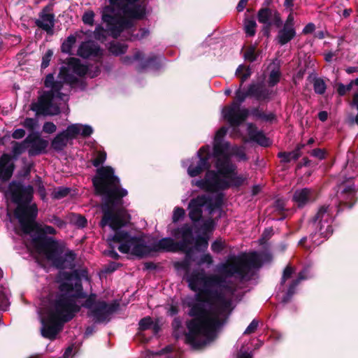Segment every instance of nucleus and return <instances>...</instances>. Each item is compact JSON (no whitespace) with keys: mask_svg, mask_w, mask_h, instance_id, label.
<instances>
[{"mask_svg":"<svg viewBox=\"0 0 358 358\" xmlns=\"http://www.w3.org/2000/svg\"><path fill=\"white\" fill-rule=\"evenodd\" d=\"M271 260L268 252H252L230 256L218 264L220 275H206L204 270L187 271L185 279L189 288L199 292L185 301L188 315L194 317L187 322L186 343L199 349L213 341L234 308L232 300L241 287L238 284L250 280L262 265Z\"/></svg>","mask_w":358,"mask_h":358,"instance_id":"nucleus-1","label":"nucleus"},{"mask_svg":"<svg viewBox=\"0 0 358 358\" xmlns=\"http://www.w3.org/2000/svg\"><path fill=\"white\" fill-rule=\"evenodd\" d=\"M64 281L59 285L60 293L42 300L38 313L41 322V334L43 337L54 339L62 329L64 323L71 320L81 307L90 310V316L95 323L108 322L118 305L96 301L94 294L85 298L82 282L77 271L62 273Z\"/></svg>","mask_w":358,"mask_h":358,"instance_id":"nucleus-2","label":"nucleus"},{"mask_svg":"<svg viewBox=\"0 0 358 358\" xmlns=\"http://www.w3.org/2000/svg\"><path fill=\"white\" fill-rule=\"evenodd\" d=\"M228 129L222 127L215 134L213 141V165L215 170L208 171L203 178L192 180V186L206 191H224L230 187H238L247 180L245 176L238 174L237 166L231 162V157L238 161L248 159L245 149L241 146H231L224 140Z\"/></svg>","mask_w":358,"mask_h":358,"instance_id":"nucleus-3","label":"nucleus"},{"mask_svg":"<svg viewBox=\"0 0 358 358\" xmlns=\"http://www.w3.org/2000/svg\"><path fill=\"white\" fill-rule=\"evenodd\" d=\"M92 182L96 192L103 196L101 210L103 215L100 225L103 228L108 225L114 231V234L107 238L110 248L105 250L104 254L112 259H118L120 255L115 251L113 243H119L120 246L121 242L114 237L119 232L128 233L121 228L127 224L129 217L124 210H117L116 206L122 197L127 195V191L120 187L119 178L115 175L114 169L108 166L97 169Z\"/></svg>","mask_w":358,"mask_h":358,"instance_id":"nucleus-4","label":"nucleus"},{"mask_svg":"<svg viewBox=\"0 0 358 358\" xmlns=\"http://www.w3.org/2000/svg\"><path fill=\"white\" fill-rule=\"evenodd\" d=\"M33 194L32 186H24L20 182L12 181L5 192V196L10 198L17 204L13 213L20 228L16 229V233L19 234L20 231L22 234L30 235L33 243L39 245L45 254L57 246L53 238L46 237L47 234H55L56 230L51 226L38 224L35 222L38 208L36 204H30Z\"/></svg>","mask_w":358,"mask_h":358,"instance_id":"nucleus-5","label":"nucleus"},{"mask_svg":"<svg viewBox=\"0 0 358 358\" xmlns=\"http://www.w3.org/2000/svg\"><path fill=\"white\" fill-rule=\"evenodd\" d=\"M101 72V68L86 66L80 61L74 57L69 58L68 62L63 65L59 71L57 79H55L52 73L46 76L44 80V85L50 90L44 92L38 98L36 103L31 104V109L37 115H55L59 113L60 109L56 99L65 101L66 94L61 92L67 87L69 90L71 85L78 82V78L87 75L90 78L96 77Z\"/></svg>","mask_w":358,"mask_h":358,"instance_id":"nucleus-6","label":"nucleus"},{"mask_svg":"<svg viewBox=\"0 0 358 358\" xmlns=\"http://www.w3.org/2000/svg\"><path fill=\"white\" fill-rule=\"evenodd\" d=\"M110 6L103 8L102 21L106 23V29L97 25L94 31L96 40L103 42L108 33L113 38L127 31L130 33L134 26V19L143 18L146 12L145 0H109Z\"/></svg>","mask_w":358,"mask_h":358,"instance_id":"nucleus-7","label":"nucleus"},{"mask_svg":"<svg viewBox=\"0 0 358 358\" xmlns=\"http://www.w3.org/2000/svg\"><path fill=\"white\" fill-rule=\"evenodd\" d=\"M114 238L121 242L120 245L118 246L120 252L138 257L147 256L154 252H182L180 248L182 243H178L177 241L169 237L146 241L142 237L134 236L129 233L119 232Z\"/></svg>","mask_w":358,"mask_h":358,"instance_id":"nucleus-8","label":"nucleus"},{"mask_svg":"<svg viewBox=\"0 0 358 358\" xmlns=\"http://www.w3.org/2000/svg\"><path fill=\"white\" fill-rule=\"evenodd\" d=\"M208 192L191 199L188 205L190 220L195 224L201 222V229L203 231H210L215 227V222L210 217L206 220L202 219L203 212L208 215L220 212L224 197L222 191Z\"/></svg>","mask_w":358,"mask_h":358,"instance_id":"nucleus-9","label":"nucleus"},{"mask_svg":"<svg viewBox=\"0 0 358 358\" xmlns=\"http://www.w3.org/2000/svg\"><path fill=\"white\" fill-rule=\"evenodd\" d=\"M334 220L333 208L327 205L319 208L315 215L312 218L311 224L314 228L310 235V241L315 245H320L334 232Z\"/></svg>","mask_w":358,"mask_h":358,"instance_id":"nucleus-10","label":"nucleus"},{"mask_svg":"<svg viewBox=\"0 0 358 358\" xmlns=\"http://www.w3.org/2000/svg\"><path fill=\"white\" fill-rule=\"evenodd\" d=\"M235 94V101L229 106L224 107L222 110V117L233 127L239 126L242 124L250 113L248 109L241 107V104L245 101L246 98L250 96L249 88L248 87L245 91L242 89V85H240Z\"/></svg>","mask_w":358,"mask_h":358,"instance_id":"nucleus-11","label":"nucleus"},{"mask_svg":"<svg viewBox=\"0 0 358 358\" xmlns=\"http://www.w3.org/2000/svg\"><path fill=\"white\" fill-rule=\"evenodd\" d=\"M213 158V152H211L210 145L202 146L196 152V155L191 159L182 162V166L187 168L189 176L196 177L206 171V173L210 169V159Z\"/></svg>","mask_w":358,"mask_h":358,"instance_id":"nucleus-12","label":"nucleus"},{"mask_svg":"<svg viewBox=\"0 0 358 358\" xmlns=\"http://www.w3.org/2000/svg\"><path fill=\"white\" fill-rule=\"evenodd\" d=\"M93 132L91 126L81 124H72L66 129L59 132L53 138L51 143L52 148L57 151H61L67 145L69 141L76 138L78 135L83 137L90 136Z\"/></svg>","mask_w":358,"mask_h":358,"instance_id":"nucleus-13","label":"nucleus"},{"mask_svg":"<svg viewBox=\"0 0 358 358\" xmlns=\"http://www.w3.org/2000/svg\"><path fill=\"white\" fill-rule=\"evenodd\" d=\"M358 173V163L355 161L348 162L344 170L341 173L343 178V183H347L342 191L341 195L344 197L346 195L347 201H342L348 208H351L353 205L355 198V188L354 185L350 183V180L353 179Z\"/></svg>","mask_w":358,"mask_h":358,"instance_id":"nucleus-14","label":"nucleus"},{"mask_svg":"<svg viewBox=\"0 0 358 358\" xmlns=\"http://www.w3.org/2000/svg\"><path fill=\"white\" fill-rule=\"evenodd\" d=\"M44 255L52 263L54 266L57 268L73 269L75 267L76 255L72 251L63 254L62 250L57 245L52 250L47 251Z\"/></svg>","mask_w":358,"mask_h":358,"instance_id":"nucleus-15","label":"nucleus"},{"mask_svg":"<svg viewBox=\"0 0 358 358\" xmlns=\"http://www.w3.org/2000/svg\"><path fill=\"white\" fill-rule=\"evenodd\" d=\"M157 59V57L155 55H151L145 59L143 53L140 50H136L134 56H125L121 58L122 62L127 65L131 64L134 62H138L139 71H143L148 67H155Z\"/></svg>","mask_w":358,"mask_h":358,"instance_id":"nucleus-16","label":"nucleus"},{"mask_svg":"<svg viewBox=\"0 0 358 358\" xmlns=\"http://www.w3.org/2000/svg\"><path fill=\"white\" fill-rule=\"evenodd\" d=\"M29 156H36L45 152L48 141L42 138L38 133H31L25 138Z\"/></svg>","mask_w":358,"mask_h":358,"instance_id":"nucleus-17","label":"nucleus"},{"mask_svg":"<svg viewBox=\"0 0 358 358\" xmlns=\"http://www.w3.org/2000/svg\"><path fill=\"white\" fill-rule=\"evenodd\" d=\"M51 12L52 8L50 6H46L41 11L38 18L35 22L38 28L45 31L49 35L53 34L55 27V15Z\"/></svg>","mask_w":358,"mask_h":358,"instance_id":"nucleus-18","label":"nucleus"},{"mask_svg":"<svg viewBox=\"0 0 358 358\" xmlns=\"http://www.w3.org/2000/svg\"><path fill=\"white\" fill-rule=\"evenodd\" d=\"M258 21L266 28L272 25L280 27L282 24L280 15L276 10L270 8H262L258 13Z\"/></svg>","mask_w":358,"mask_h":358,"instance_id":"nucleus-19","label":"nucleus"},{"mask_svg":"<svg viewBox=\"0 0 358 358\" xmlns=\"http://www.w3.org/2000/svg\"><path fill=\"white\" fill-rule=\"evenodd\" d=\"M313 275L310 273L309 268H305L301 272H299L298 277L293 280L289 284L287 290L281 297V301L283 303H286L290 301L293 295L296 292V287L299 285L301 280L310 278Z\"/></svg>","mask_w":358,"mask_h":358,"instance_id":"nucleus-20","label":"nucleus"},{"mask_svg":"<svg viewBox=\"0 0 358 358\" xmlns=\"http://www.w3.org/2000/svg\"><path fill=\"white\" fill-rule=\"evenodd\" d=\"M171 234L176 238H181L178 243H182L180 246L182 252L185 251L188 245L192 243V228L188 224H183L172 231Z\"/></svg>","mask_w":358,"mask_h":358,"instance_id":"nucleus-21","label":"nucleus"},{"mask_svg":"<svg viewBox=\"0 0 358 358\" xmlns=\"http://www.w3.org/2000/svg\"><path fill=\"white\" fill-rule=\"evenodd\" d=\"M250 97L257 101L270 100L274 95V92L269 90L261 83H252L248 85Z\"/></svg>","mask_w":358,"mask_h":358,"instance_id":"nucleus-22","label":"nucleus"},{"mask_svg":"<svg viewBox=\"0 0 358 358\" xmlns=\"http://www.w3.org/2000/svg\"><path fill=\"white\" fill-rule=\"evenodd\" d=\"M101 55V49L93 41L83 42L78 49V55L85 59L99 57Z\"/></svg>","mask_w":358,"mask_h":358,"instance_id":"nucleus-23","label":"nucleus"},{"mask_svg":"<svg viewBox=\"0 0 358 358\" xmlns=\"http://www.w3.org/2000/svg\"><path fill=\"white\" fill-rule=\"evenodd\" d=\"M15 164L11 156L3 154L0 157V179L3 181L8 180L14 171Z\"/></svg>","mask_w":358,"mask_h":358,"instance_id":"nucleus-24","label":"nucleus"},{"mask_svg":"<svg viewBox=\"0 0 358 358\" xmlns=\"http://www.w3.org/2000/svg\"><path fill=\"white\" fill-rule=\"evenodd\" d=\"M314 191L310 188L296 189L293 195L294 201L301 208L314 201Z\"/></svg>","mask_w":358,"mask_h":358,"instance_id":"nucleus-25","label":"nucleus"},{"mask_svg":"<svg viewBox=\"0 0 358 358\" xmlns=\"http://www.w3.org/2000/svg\"><path fill=\"white\" fill-rule=\"evenodd\" d=\"M248 134L251 141L255 142L261 146L267 147L270 145V141L264 134L258 130L255 125L252 123L248 124Z\"/></svg>","mask_w":358,"mask_h":358,"instance_id":"nucleus-26","label":"nucleus"},{"mask_svg":"<svg viewBox=\"0 0 358 358\" xmlns=\"http://www.w3.org/2000/svg\"><path fill=\"white\" fill-rule=\"evenodd\" d=\"M296 34L295 28L282 27L278 31L276 41L280 45H284L291 41L296 36Z\"/></svg>","mask_w":358,"mask_h":358,"instance_id":"nucleus-27","label":"nucleus"},{"mask_svg":"<svg viewBox=\"0 0 358 358\" xmlns=\"http://www.w3.org/2000/svg\"><path fill=\"white\" fill-rule=\"evenodd\" d=\"M278 156L282 162L285 163L290 162L292 160L296 161L300 157L299 149L289 152H279Z\"/></svg>","mask_w":358,"mask_h":358,"instance_id":"nucleus-28","label":"nucleus"},{"mask_svg":"<svg viewBox=\"0 0 358 358\" xmlns=\"http://www.w3.org/2000/svg\"><path fill=\"white\" fill-rule=\"evenodd\" d=\"M128 46L118 42H113L110 43L108 50L114 55H120L127 50Z\"/></svg>","mask_w":358,"mask_h":358,"instance_id":"nucleus-29","label":"nucleus"},{"mask_svg":"<svg viewBox=\"0 0 358 358\" xmlns=\"http://www.w3.org/2000/svg\"><path fill=\"white\" fill-rule=\"evenodd\" d=\"M27 150H28V147L27 143H25V139L20 143L16 141L13 143L12 153L15 159H17Z\"/></svg>","mask_w":358,"mask_h":358,"instance_id":"nucleus-30","label":"nucleus"},{"mask_svg":"<svg viewBox=\"0 0 358 358\" xmlns=\"http://www.w3.org/2000/svg\"><path fill=\"white\" fill-rule=\"evenodd\" d=\"M251 70L249 67H245L241 64L236 71V76L241 78V85L251 76Z\"/></svg>","mask_w":358,"mask_h":358,"instance_id":"nucleus-31","label":"nucleus"},{"mask_svg":"<svg viewBox=\"0 0 358 358\" xmlns=\"http://www.w3.org/2000/svg\"><path fill=\"white\" fill-rule=\"evenodd\" d=\"M138 329L141 331H145L150 329H154L155 332H157V327L156 324H154L153 321L150 317H145L141 319L138 323Z\"/></svg>","mask_w":358,"mask_h":358,"instance_id":"nucleus-32","label":"nucleus"},{"mask_svg":"<svg viewBox=\"0 0 358 358\" xmlns=\"http://www.w3.org/2000/svg\"><path fill=\"white\" fill-rule=\"evenodd\" d=\"M76 38L73 35H70L67 37V38L63 42L61 50L62 52L66 54H71V50L74 44L76 43Z\"/></svg>","mask_w":358,"mask_h":358,"instance_id":"nucleus-33","label":"nucleus"},{"mask_svg":"<svg viewBox=\"0 0 358 358\" xmlns=\"http://www.w3.org/2000/svg\"><path fill=\"white\" fill-rule=\"evenodd\" d=\"M106 159V152L104 150L96 151L92 160V164L95 167H99L105 162Z\"/></svg>","mask_w":358,"mask_h":358,"instance_id":"nucleus-34","label":"nucleus"},{"mask_svg":"<svg viewBox=\"0 0 358 358\" xmlns=\"http://www.w3.org/2000/svg\"><path fill=\"white\" fill-rule=\"evenodd\" d=\"M294 272V269L290 265H287L283 271L282 276L280 280V285L279 287V290L284 291V288L282 287L285 281L292 277V273Z\"/></svg>","mask_w":358,"mask_h":358,"instance_id":"nucleus-35","label":"nucleus"},{"mask_svg":"<svg viewBox=\"0 0 358 358\" xmlns=\"http://www.w3.org/2000/svg\"><path fill=\"white\" fill-rule=\"evenodd\" d=\"M313 88L316 94H322L325 92L327 86L324 80L317 78L314 79Z\"/></svg>","mask_w":358,"mask_h":358,"instance_id":"nucleus-36","label":"nucleus"},{"mask_svg":"<svg viewBox=\"0 0 358 358\" xmlns=\"http://www.w3.org/2000/svg\"><path fill=\"white\" fill-rule=\"evenodd\" d=\"M149 34H150V31L148 29L142 28L139 30L138 34H131L130 36H129L128 39L130 41H136V40L140 41V40H142V39L146 38L147 36H148Z\"/></svg>","mask_w":358,"mask_h":358,"instance_id":"nucleus-37","label":"nucleus"},{"mask_svg":"<svg viewBox=\"0 0 358 358\" xmlns=\"http://www.w3.org/2000/svg\"><path fill=\"white\" fill-rule=\"evenodd\" d=\"M281 73L278 69H273L271 71L268 77V85L271 87L275 86L280 80Z\"/></svg>","mask_w":358,"mask_h":358,"instance_id":"nucleus-38","label":"nucleus"},{"mask_svg":"<svg viewBox=\"0 0 358 358\" xmlns=\"http://www.w3.org/2000/svg\"><path fill=\"white\" fill-rule=\"evenodd\" d=\"M256 25V22L254 20H246L244 24L245 33L250 36H254Z\"/></svg>","mask_w":358,"mask_h":358,"instance_id":"nucleus-39","label":"nucleus"},{"mask_svg":"<svg viewBox=\"0 0 358 358\" xmlns=\"http://www.w3.org/2000/svg\"><path fill=\"white\" fill-rule=\"evenodd\" d=\"M94 13L92 10L85 12L82 17L83 22L85 24L92 26L94 22Z\"/></svg>","mask_w":358,"mask_h":358,"instance_id":"nucleus-40","label":"nucleus"},{"mask_svg":"<svg viewBox=\"0 0 358 358\" xmlns=\"http://www.w3.org/2000/svg\"><path fill=\"white\" fill-rule=\"evenodd\" d=\"M356 82V79L355 80L351 81L348 85H344L343 84H338L337 85V92L340 95L345 94L347 92L350 91L351 92L352 94L353 95V89L350 87V85Z\"/></svg>","mask_w":358,"mask_h":358,"instance_id":"nucleus-41","label":"nucleus"},{"mask_svg":"<svg viewBox=\"0 0 358 358\" xmlns=\"http://www.w3.org/2000/svg\"><path fill=\"white\" fill-rule=\"evenodd\" d=\"M73 224L79 228H83L87 224V220L84 216L75 215L72 219Z\"/></svg>","mask_w":358,"mask_h":358,"instance_id":"nucleus-42","label":"nucleus"},{"mask_svg":"<svg viewBox=\"0 0 358 358\" xmlns=\"http://www.w3.org/2000/svg\"><path fill=\"white\" fill-rule=\"evenodd\" d=\"M52 55L53 51L52 50H48L42 57L41 69H46L49 66Z\"/></svg>","mask_w":358,"mask_h":358,"instance_id":"nucleus-43","label":"nucleus"},{"mask_svg":"<svg viewBox=\"0 0 358 358\" xmlns=\"http://www.w3.org/2000/svg\"><path fill=\"white\" fill-rule=\"evenodd\" d=\"M38 125V120L34 118L27 117L23 122V126L32 131Z\"/></svg>","mask_w":358,"mask_h":358,"instance_id":"nucleus-44","label":"nucleus"},{"mask_svg":"<svg viewBox=\"0 0 358 358\" xmlns=\"http://www.w3.org/2000/svg\"><path fill=\"white\" fill-rule=\"evenodd\" d=\"M185 214V210L180 207H176L173 210L172 220L173 222H177L181 220Z\"/></svg>","mask_w":358,"mask_h":358,"instance_id":"nucleus-45","label":"nucleus"},{"mask_svg":"<svg viewBox=\"0 0 358 358\" xmlns=\"http://www.w3.org/2000/svg\"><path fill=\"white\" fill-rule=\"evenodd\" d=\"M224 248V243L221 239L215 240L211 245V250L215 253H220Z\"/></svg>","mask_w":358,"mask_h":358,"instance_id":"nucleus-46","label":"nucleus"},{"mask_svg":"<svg viewBox=\"0 0 358 358\" xmlns=\"http://www.w3.org/2000/svg\"><path fill=\"white\" fill-rule=\"evenodd\" d=\"M69 193V189L66 187H59L56 189L54 192V198L59 199L62 198H64V196H67Z\"/></svg>","mask_w":358,"mask_h":358,"instance_id":"nucleus-47","label":"nucleus"},{"mask_svg":"<svg viewBox=\"0 0 358 358\" xmlns=\"http://www.w3.org/2000/svg\"><path fill=\"white\" fill-rule=\"evenodd\" d=\"M350 87L353 89V99L352 103L358 109V78L356 79V82L352 83Z\"/></svg>","mask_w":358,"mask_h":358,"instance_id":"nucleus-48","label":"nucleus"},{"mask_svg":"<svg viewBox=\"0 0 358 358\" xmlns=\"http://www.w3.org/2000/svg\"><path fill=\"white\" fill-rule=\"evenodd\" d=\"M57 130L56 125L51 122H46L43 126V131L46 134H53Z\"/></svg>","mask_w":358,"mask_h":358,"instance_id":"nucleus-49","label":"nucleus"},{"mask_svg":"<svg viewBox=\"0 0 358 358\" xmlns=\"http://www.w3.org/2000/svg\"><path fill=\"white\" fill-rule=\"evenodd\" d=\"M48 221L60 229L64 228L66 227V222L55 215H53L49 218Z\"/></svg>","mask_w":358,"mask_h":358,"instance_id":"nucleus-50","label":"nucleus"},{"mask_svg":"<svg viewBox=\"0 0 358 358\" xmlns=\"http://www.w3.org/2000/svg\"><path fill=\"white\" fill-rule=\"evenodd\" d=\"M258 327V322L255 320H253L251 323L248 326L246 329L245 330L243 334H250L254 333Z\"/></svg>","mask_w":358,"mask_h":358,"instance_id":"nucleus-51","label":"nucleus"},{"mask_svg":"<svg viewBox=\"0 0 358 358\" xmlns=\"http://www.w3.org/2000/svg\"><path fill=\"white\" fill-rule=\"evenodd\" d=\"M213 263V258L210 255L205 254L202 255L199 261V264H206L208 265H210Z\"/></svg>","mask_w":358,"mask_h":358,"instance_id":"nucleus-52","label":"nucleus"},{"mask_svg":"<svg viewBox=\"0 0 358 358\" xmlns=\"http://www.w3.org/2000/svg\"><path fill=\"white\" fill-rule=\"evenodd\" d=\"M282 27L294 28V17L292 13H290L289 15L287 16Z\"/></svg>","mask_w":358,"mask_h":358,"instance_id":"nucleus-53","label":"nucleus"},{"mask_svg":"<svg viewBox=\"0 0 358 358\" xmlns=\"http://www.w3.org/2000/svg\"><path fill=\"white\" fill-rule=\"evenodd\" d=\"M182 322L179 317H175L172 322V327L174 330V334L176 337H178V334L176 331L181 327Z\"/></svg>","mask_w":358,"mask_h":358,"instance_id":"nucleus-54","label":"nucleus"},{"mask_svg":"<svg viewBox=\"0 0 358 358\" xmlns=\"http://www.w3.org/2000/svg\"><path fill=\"white\" fill-rule=\"evenodd\" d=\"M24 136L25 131L23 129H17L12 134V137L15 139H20Z\"/></svg>","mask_w":358,"mask_h":358,"instance_id":"nucleus-55","label":"nucleus"},{"mask_svg":"<svg viewBox=\"0 0 358 358\" xmlns=\"http://www.w3.org/2000/svg\"><path fill=\"white\" fill-rule=\"evenodd\" d=\"M250 114L255 118L262 120L264 112L262 111L259 108H254L250 110Z\"/></svg>","mask_w":358,"mask_h":358,"instance_id":"nucleus-56","label":"nucleus"},{"mask_svg":"<svg viewBox=\"0 0 358 358\" xmlns=\"http://www.w3.org/2000/svg\"><path fill=\"white\" fill-rule=\"evenodd\" d=\"M245 59L250 62L256 60V55L253 49H250L245 52Z\"/></svg>","mask_w":358,"mask_h":358,"instance_id":"nucleus-57","label":"nucleus"},{"mask_svg":"<svg viewBox=\"0 0 358 358\" xmlns=\"http://www.w3.org/2000/svg\"><path fill=\"white\" fill-rule=\"evenodd\" d=\"M315 29V25L312 23V22H310L308 24H307L305 27L303 29V34H311L312 32H313Z\"/></svg>","mask_w":358,"mask_h":358,"instance_id":"nucleus-58","label":"nucleus"},{"mask_svg":"<svg viewBox=\"0 0 358 358\" xmlns=\"http://www.w3.org/2000/svg\"><path fill=\"white\" fill-rule=\"evenodd\" d=\"M178 313V308L175 305H171L167 309V314L170 316H174Z\"/></svg>","mask_w":358,"mask_h":358,"instance_id":"nucleus-59","label":"nucleus"},{"mask_svg":"<svg viewBox=\"0 0 358 358\" xmlns=\"http://www.w3.org/2000/svg\"><path fill=\"white\" fill-rule=\"evenodd\" d=\"M311 155L319 159H323L324 157V152L321 149H314L311 152Z\"/></svg>","mask_w":358,"mask_h":358,"instance_id":"nucleus-60","label":"nucleus"},{"mask_svg":"<svg viewBox=\"0 0 358 358\" xmlns=\"http://www.w3.org/2000/svg\"><path fill=\"white\" fill-rule=\"evenodd\" d=\"M119 266V264L116 262H110L106 268V272H113Z\"/></svg>","mask_w":358,"mask_h":358,"instance_id":"nucleus-61","label":"nucleus"},{"mask_svg":"<svg viewBox=\"0 0 358 358\" xmlns=\"http://www.w3.org/2000/svg\"><path fill=\"white\" fill-rule=\"evenodd\" d=\"M274 207L277 210L282 211L285 208L284 202L282 200L278 199L275 201Z\"/></svg>","mask_w":358,"mask_h":358,"instance_id":"nucleus-62","label":"nucleus"},{"mask_svg":"<svg viewBox=\"0 0 358 358\" xmlns=\"http://www.w3.org/2000/svg\"><path fill=\"white\" fill-rule=\"evenodd\" d=\"M237 358H252L251 352L241 350L237 355Z\"/></svg>","mask_w":358,"mask_h":358,"instance_id":"nucleus-63","label":"nucleus"},{"mask_svg":"<svg viewBox=\"0 0 358 358\" xmlns=\"http://www.w3.org/2000/svg\"><path fill=\"white\" fill-rule=\"evenodd\" d=\"M248 0H240L237 6L236 9L238 12L243 11V9L245 7V5L247 4Z\"/></svg>","mask_w":358,"mask_h":358,"instance_id":"nucleus-64","label":"nucleus"}]
</instances>
